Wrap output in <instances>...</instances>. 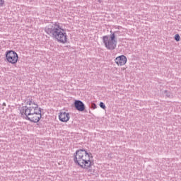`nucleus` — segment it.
Wrapping results in <instances>:
<instances>
[{"label": "nucleus", "instance_id": "obj_1", "mask_svg": "<svg viewBox=\"0 0 181 181\" xmlns=\"http://www.w3.org/2000/svg\"><path fill=\"white\" fill-rule=\"evenodd\" d=\"M20 112L27 121L34 124H37L42 119V109L32 99L27 100L26 106L21 107Z\"/></svg>", "mask_w": 181, "mask_h": 181}, {"label": "nucleus", "instance_id": "obj_12", "mask_svg": "<svg viewBox=\"0 0 181 181\" xmlns=\"http://www.w3.org/2000/svg\"><path fill=\"white\" fill-rule=\"evenodd\" d=\"M93 105H94V106H93V107H94V108H96L95 104H94Z\"/></svg>", "mask_w": 181, "mask_h": 181}, {"label": "nucleus", "instance_id": "obj_4", "mask_svg": "<svg viewBox=\"0 0 181 181\" xmlns=\"http://www.w3.org/2000/svg\"><path fill=\"white\" fill-rule=\"evenodd\" d=\"M103 40L107 50H114L117 49V45L118 42L117 41V37H115V33H112L110 35L103 36Z\"/></svg>", "mask_w": 181, "mask_h": 181}, {"label": "nucleus", "instance_id": "obj_7", "mask_svg": "<svg viewBox=\"0 0 181 181\" xmlns=\"http://www.w3.org/2000/svg\"><path fill=\"white\" fill-rule=\"evenodd\" d=\"M127 57L124 55H120L119 57H117L115 59V62L117 64V66H125L127 64Z\"/></svg>", "mask_w": 181, "mask_h": 181}, {"label": "nucleus", "instance_id": "obj_3", "mask_svg": "<svg viewBox=\"0 0 181 181\" xmlns=\"http://www.w3.org/2000/svg\"><path fill=\"white\" fill-rule=\"evenodd\" d=\"M50 33L55 40L59 43H67V33L59 23L52 24L50 28Z\"/></svg>", "mask_w": 181, "mask_h": 181}, {"label": "nucleus", "instance_id": "obj_6", "mask_svg": "<svg viewBox=\"0 0 181 181\" xmlns=\"http://www.w3.org/2000/svg\"><path fill=\"white\" fill-rule=\"evenodd\" d=\"M58 118L61 122H69L70 121V113L67 112H60Z\"/></svg>", "mask_w": 181, "mask_h": 181}, {"label": "nucleus", "instance_id": "obj_9", "mask_svg": "<svg viewBox=\"0 0 181 181\" xmlns=\"http://www.w3.org/2000/svg\"><path fill=\"white\" fill-rule=\"evenodd\" d=\"M175 40L177 41V42H180V35H179V34H177L175 35Z\"/></svg>", "mask_w": 181, "mask_h": 181}, {"label": "nucleus", "instance_id": "obj_2", "mask_svg": "<svg viewBox=\"0 0 181 181\" xmlns=\"http://www.w3.org/2000/svg\"><path fill=\"white\" fill-rule=\"evenodd\" d=\"M74 163L81 169L88 170L94 165L93 154L88 153L87 150L79 149L76 152Z\"/></svg>", "mask_w": 181, "mask_h": 181}, {"label": "nucleus", "instance_id": "obj_10", "mask_svg": "<svg viewBox=\"0 0 181 181\" xmlns=\"http://www.w3.org/2000/svg\"><path fill=\"white\" fill-rule=\"evenodd\" d=\"M100 107L103 108V110H105V105H104V103L100 102Z\"/></svg>", "mask_w": 181, "mask_h": 181}, {"label": "nucleus", "instance_id": "obj_11", "mask_svg": "<svg viewBox=\"0 0 181 181\" xmlns=\"http://www.w3.org/2000/svg\"><path fill=\"white\" fill-rule=\"evenodd\" d=\"M5 5V0H0V6L2 7Z\"/></svg>", "mask_w": 181, "mask_h": 181}, {"label": "nucleus", "instance_id": "obj_5", "mask_svg": "<svg viewBox=\"0 0 181 181\" xmlns=\"http://www.w3.org/2000/svg\"><path fill=\"white\" fill-rule=\"evenodd\" d=\"M6 59L10 64H16L19 60V56L16 52L8 50L6 52Z\"/></svg>", "mask_w": 181, "mask_h": 181}, {"label": "nucleus", "instance_id": "obj_8", "mask_svg": "<svg viewBox=\"0 0 181 181\" xmlns=\"http://www.w3.org/2000/svg\"><path fill=\"white\" fill-rule=\"evenodd\" d=\"M75 108L78 111L83 112L86 110V106H84V103L81 102V100H76L74 103Z\"/></svg>", "mask_w": 181, "mask_h": 181}]
</instances>
